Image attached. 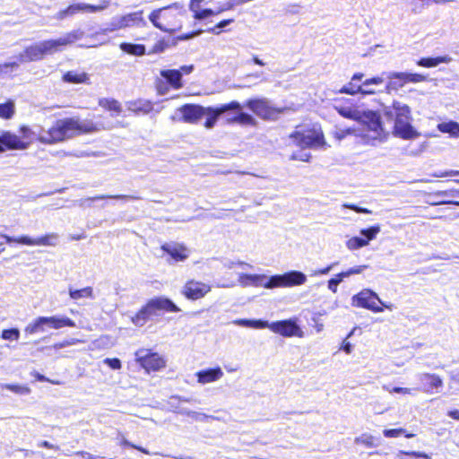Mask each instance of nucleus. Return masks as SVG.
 Masks as SVG:
<instances>
[{
  "label": "nucleus",
  "instance_id": "63",
  "mask_svg": "<svg viewBox=\"0 0 459 459\" xmlns=\"http://www.w3.org/2000/svg\"><path fill=\"white\" fill-rule=\"evenodd\" d=\"M120 444H121V445H123V446H130V447L135 448V449H137V450H139V451H141V452H143V453H144V454H146V455H149V452H148L146 449H144V448H143V447H140V446H135V445H134V444L130 443V442H129L128 440H126L125 437H122Z\"/></svg>",
  "mask_w": 459,
  "mask_h": 459
},
{
  "label": "nucleus",
  "instance_id": "48",
  "mask_svg": "<svg viewBox=\"0 0 459 459\" xmlns=\"http://www.w3.org/2000/svg\"><path fill=\"white\" fill-rule=\"evenodd\" d=\"M397 459H419L420 457L429 459V456L420 452H404V451H398L395 455Z\"/></svg>",
  "mask_w": 459,
  "mask_h": 459
},
{
  "label": "nucleus",
  "instance_id": "32",
  "mask_svg": "<svg viewBox=\"0 0 459 459\" xmlns=\"http://www.w3.org/2000/svg\"><path fill=\"white\" fill-rule=\"evenodd\" d=\"M452 58L448 56L421 58L418 61V65L423 67H435L440 64H448Z\"/></svg>",
  "mask_w": 459,
  "mask_h": 459
},
{
  "label": "nucleus",
  "instance_id": "47",
  "mask_svg": "<svg viewBox=\"0 0 459 459\" xmlns=\"http://www.w3.org/2000/svg\"><path fill=\"white\" fill-rule=\"evenodd\" d=\"M100 106L103 108L108 109L109 111H114L116 113L121 112V106L118 101L115 100L103 99L100 100Z\"/></svg>",
  "mask_w": 459,
  "mask_h": 459
},
{
  "label": "nucleus",
  "instance_id": "62",
  "mask_svg": "<svg viewBox=\"0 0 459 459\" xmlns=\"http://www.w3.org/2000/svg\"><path fill=\"white\" fill-rule=\"evenodd\" d=\"M334 264H332L323 269L316 270L312 273V276H318V275H325L330 273V271L333 268Z\"/></svg>",
  "mask_w": 459,
  "mask_h": 459
},
{
  "label": "nucleus",
  "instance_id": "50",
  "mask_svg": "<svg viewBox=\"0 0 459 459\" xmlns=\"http://www.w3.org/2000/svg\"><path fill=\"white\" fill-rule=\"evenodd\" d=\"M0 336L4 340L17 341L20 337V331L17 328L5 329L2 332Z\"/></svg>",
  "mask_w": 459,
  "mask_h": 459
},
{
  "label": "nucleus",
  "instance_id": "23",
  "mask_svg": "<svg viewBox=\"0 0 459 459\" xmlns=\"http://www.w3.org/2000/svg\"><path fill=\"white\" fill-rule=\"evenodd\" d=\"M197 382L200 385H207L221 380L224 373L220 367L206 368L195 373Z\"/></svg>",
  "mask_w": 459,
  "mask_h": 459
},
{
  "label": "nucleus",
  "instance_id": "60",
  "mask_svg": "<svg viewBox=\"0 0 459 459\" xmlns=\"http://www.w3.org/2000/svg\"><path fill=\"white\" fill-rule=\"evenodd\" d=\"M352 334H353V331H351V332L350 333V334L348 335V337H347L345 340H343L342 344V347H341V349H342L343 351H345V353H346V354H351V351H352V348H353V346H352V344H351L350 342H348V341H347V339H348L349 337H351Z\"/></svg>",
  "mask_w": 459,
  "mask_h": 459
},
{
  "label": "nucleus",
  "instance_id": "42",
  "mask_svg": "<svg viewBox=\"0 0 459 459\" xmlns=\"http://www.w3.org/2000/svg\"><path fill=\"white\" fill-rule=\"evenodd\" d=\"M346 247L351 251H355L367 247V241L360 236L351 237L345 242Z\"/></svg>",
  "mask_w": 459,
  "mask_h": 459
},
{
  "label": "nucleus",
  "instance_id": "64",
  "mask_svg": "<svg viewBox=\"0 0 459 459\" xmlns=\"http://www.w3.org/2000/svg\"><path fill=\"white\" fill-rule=\"evenodd\" d=\"M411 388L407 387H394L392 390H390V393H397V394H412Z\"/></svg>",
  "mask_w": 459,
  "mask_h": 459
},
{
  "label": "nucleus",
  "instance_id": "56",
  "mask_svg": "<svg viewBox=\"0 0 459 459\" xmlns=\"http://www.w3.org/2000/svg\"><path fill=\"white\" fill-rule=\"evenodd\" d=\"M343 209H351V210H353L354 212H358V213H366V214H370L371 213V211L367 209V208H362V207H359L358 205H355V204H342V206Z\"/></svg>",
  "mask_w": 459,
  "mask_h": 459
},
{
  "label": "nucleus",
  "instance_id": "37",
  "mask_svg": "<svg viewBox=\"0 0 459 459\" xmlns=\"http://www.w3.org/2000/svg\"><path fill=\"white\" fill-rule=\"evenodd\" d=\"M393 77H396L398 79H401L402 81L405 82V83L412 82V83H418L427 80V77L423 74H412V73H401V74H392Z\"/></svg>",
  "mask_w": 459,
  "mask_h": 459
},
{
  "label": "nucleus",
  "instance_id": "25",
  "mask_svg": "<svg viewBox=\"0 0 459 459\" xmlns=\"http://www.w3.org/2000/svg\"><path fill=\"white\" fill-rule=\"evenodd\" d=\"M385 82L383 76H373L366 78L362 81L361 95H375L379 93L381 91L378 87Z\"/></svg>",
  "mask_w": 459,
  "mask_h": 459
},
{
  "label": "nucleus",
  "instance_id": "38",
  "mask_svg": "<svg viewBox=\"0 0 459 459\" xmlns=\"http://www.w3.org/2000/svg\"><path fill=\"white\" fill-rule=\"evenodd\" d=\"M2 389L9 390L16 394L20 395H28L30 394L31 390L29 386L25 385L19 384H2L0 385Z\"/></svg>",
  "mask_w": 459,
  "mask_h": 459
},
{
  "label": "nucleus",
  "instance_id": "3",
  "mask_svg": "<svg viewBox=\"0 0 459 459\" xmlns=\"http://www.w3.org/2000/svg\"><path fill=\"white\" fill-rule=\"evenodd\" d=\"M83 31L76 30L56 39L38 42L26 48L17 56L20 63H29L41 60L46 55H52L60 51L64 47L82 39Z\"/></svg>",
  "mask_w": 459,
  "mask_h": 459
},
{
  "label": "nucleus",
  "instance_id": "2",
  "mask_svg": "<svg viewBox=\"0 0 459 459\" xmlns=\"http://www.w3.org/2000/svg\"><path fill=\"white\" fill-rule=\"evenodd\" d=\"M333 108L344 118L351 119L362 124L367 133L363 134L367 143L375 144L376 141H381L385 134L382 126L380 115L373 110L361 109L350 101L336 103Z\"/></svg>",
  "mask_w": 459,
  "mask_h": 459
},
{
  "label": "nucleus",
  "instance_id": "9",
  "mask_svg": "<svg viewBox=\"0 0 459 459\" xmlns=\"http://www.w3.org/2000/svg\"><path fill=\"white\" fill-rule=\"evenodd\" d=\"M307 281V275L299 271H290L283 274L271 276L272 289L300 286Z\"/></svg>",
  "mask_w": 459,
  "mask_h": 459
},
{
  "label": "nucleus",
  "instance_id": "10",
  "mask_svg": "<svg viewBox=\"0 0 459 459\" xmlns=\"http://www.w3.org/2000/svg\"><path fill=\"white\" fill-rule=\"evenodd\" d=\"M204 4H205L204 0H190L188 7L193 13L194 19L198 21L207 19L211 16L220 14L224 11L232 9L235 4L234 3H226L213 10L204 7Z\"/></svg>",
  "mask_w": 459,
  "mask_h": 459
},
{
  "label": "nucleus",
  "instance_id": "24",
  "mask_svg": "<svg viewBox=\"0 0 459 459\" xmlns=\"http://www.w3.org/2000/svg\"><path fill=\"white\" fill-rule=\"evenodd\" d=\"M364 78V74L362 73H356L351 78V81L344 84L341 90L340 93H344L348 95H357L361 94L362 88V79Z\"/></svg>",
  "mask_w": 459,
  "mask_h": 459
},
{
  "label": "nucleus",
  "instance_id": "28",
  "mask_svg": "<svg viewBox=\"0 0 459 459\" xmlns=\"http://www.w3.org/2000/svg\"><path fill=\"white\" fill-rule=\"evenodd\" d=\"M160 75L174 88L180 89L182 87L181 78L182 73L178 70H162Z\"/></svg>",
  "mask_w": 459,
  "mask_h": 459
},
{
  "label": "nucleus",
  "instance_id": "22",
  "mask_svg": "<svg viewBox=\"0 0 459 459\" xmlns=\"http://www.w3.org/2000/svg\"><path fill=\"white\" fill-rule=\"evenodd\" d=\"M393 110L394 112L395 118H411V108L407 104L403 102L394 100L392 107L384 108V115L390 120H392L394 117Z\"/></svg>",
  "mask_w": 459,
  "mask_h": 459
},
{
  "label": "nucleus",
  "instance_id": "36",
  "mask_svg": "<svg viewBox=\"0 0 459 459\" xmlns=\"http://www.w3.org/2000/svg\"><path fill=\"white\" fill-rule=\"evenodd\" d=\"M65 82L71 83H83L89 79L88 74L82 72L69 71L64 74Z\"/></svg>",
  "mask_w": 459,
  "mask_h": 459
},
{
  "label": "nucleus",
  "instance_id": "44",
  "mask_svg": "<svg viewBox=\"0 0 459 459\" xmlns=\"http://www.w3.org/2000/svg\"><path fill=\"white\" fill-rule=\"evenodd\" d=\"M44 316H39L30 324H29L26 328L25 332L30 334H34L39 332H44L45 331V323L43 322Z\"/></svg>",
  "mask_w": 459,
  "mask_h": 459
},
{
  "label": "nucleus",
  "instance_id": "5",
  "mask_svg": "<svg viewBox=\"0 0 459 459\" xmlns=\"http://www.w3.org/2000/svg\"><path fill=\"white\" fill-rule=\"evenodd\" d=\"M233 324L255 329L269 328L272 332L283 337H304V332L297 324L296 319H288L269 323L260 319H237Z\"/></svg>",
  "mask_w": 459,
  "mask_h": 459
},
{
  "label": "nucleus",
  "instance_id": "45",
  "mask_svg": "<svg viewBox=\"0 0 459 459\" xmlns=\"http://www.w3.org/2000/svg\"><path fill=\"white\" fill-rule=\"evenodd\" d=\"M69 295H70L71 299H83V298L92 299L93 298V290L91 287H85L83 289L75 290H70Z\"/></svg>",
  "mask_w": 459,
  "mask_h": 459
},
{
  "label": "nucleus",
  "instance_id": "39",
  "mask_svg": "<svg viewBox=\"0 0 459 459\" xmlns=\"http://www.w3.org/2000/svg\"><path fill=\"white\" fill-rule=\"evenodd\" d=\"M381 228L380 225H374L368 229H363L359 231L360 237L363 238V240L367 241V246L369 245V242L374 240L378 233L380 232Z\"/></svg>",
  "mask_w": 459,
  "mask_h": 459
},
{
  "label": "nucleus",
  "instance_id": "33",
  "mask_svg": "<svg viewBox=\"0 0 459 459\" xmlns=\"http://www.w3.org/2000/svg\"><path fill=\"white\" fill-rule=\"evenodd\" d=\"M120 49L129 55L142 56L145 54V47L142 44L121 43Z\"/></svg>",
  "mask_w": 459,
  "mask_h": 459
},
{
  "label": "nucleus",
  "instance_id": "35",
  "mask_svg": "<svg viewBox=\"0 0 459 459\" xmlns=\"http://www.w3.org/2000/svg\"><path fill=\"white\" fill-rule=\"evenodd\" d=\"M441 133L449 134L452 137H459V123L455 121L442 122L437 125Z\"/></svg>",
  "mask_w": 459,
  "mask_h": 459
},
{
  "label": "nucleus",
  "instance_id": "30",
  "mask_svg": "<svg viewBox=\"0 0 459 459\" xmlns=\"http://www.w3.org/2000/svg\"><path fill=\"white\" fill-rule=\"evenodd\" d=\"M124 29H126V28L123 24L121 16L117 15L112 18V20L110 21V22L108 24V26L106 28H104L100 31L97 32L93 37L97 38L100 35H102V34L105 35L107 33H110V32L116 31V30H124Z\"/></svg>",
  "mask_w": 459,
  "mask_h": 459
},
{
  "label": "nucleus",
  "instance_id": "57",
  "mask_svg": "<svg viewBox=\"0 0 459 459\" xmlns=\"http://www.w3.org/2000/svg\"><path fill=\"white\" fill-rule=\"evenodd\" d=\"M188 417L195 421H204L205 420L210 418V416L206 415L205 413H202V412L195 411H192L191 412H189Z\"/></svg>",
  "mask_w": 459,
  "mask_h": 459
},
{
  "label": "nucleus",
  "instance_id": "14",
  "mask_svg": "<svg viewBox=\"0 0 459 459\" xmlns=\"http://www.w3.org/2000/svg\"><path fill=\"white\" fill-rule=\"evenodd\" d=\"M248 108H250L256 116L264 119H273L277 117L279 111L273 108L269 102L264 100H252L247 103Z\"/></svg>",
  "mask_w": 459,
  "mask_h": 459
},
{
  "label": "nucleus",
  "instance_id": "19",
  "mask_svg": "<svg viewBox=\"0 0 459 459\" xmlns=\"http://www.w3.org/2000/svg\"><path fill=\"white\" fill-rule=\"evenodd\" d=\"M411 118H395L394 119V134L405 140L417 138L420 134L413 128L411 124Z\"/></svg>",
  "mask_w": 459,
  "mask_h": 459
},
{
  "label": "nucleus",
  "instance_id": "40",
  "mask_svg": "<svg viewBox=\"0 0 459 459\" xmlns=\"http://www.w3.org/2000/svg\"><path fill=\"white\" fill-rule=\"evenodd\" d=\"M381 228L380 225H374L368 229H363L359 231L360 237L363 238V240L367 241V246L369 245V242L374 240L378 233L380 232Z\"/></svg>",
  "mask_w": 459,
  "mask_h": 459
},
{
  "label": "nucleus",
  "instance_id": "26",
  "mask_svg": "<svg viewBox=\"0 0 459 459\" xmlns=\"http://www.w3.org/2000/svg\"><path fill=\"white\" fill-rule=\"evenodd\" d=\"M143 12L137 11L120 15L125 28L145 27L146 22L143 19Z\"/></svg>",
  "mask_w": 459,
  "mask_h": 459
},
{
  "label": "nucleus",
  "instance_id": "17",
  "mask_svg": "<svg viewBox=\"0 0 459 459\" xmlns=\"http://www.w3.org/2000/svg\"><path fill=\"white\" fill-rule=\"evenodd\" d=\"M162 251L175 262H185L191 254L190 249L183 244L171 242L161 246Z\"/></svg>",
  "mask_w": 459,
  "mask_h": 459
},
{
  "label": "nucleus",
  "instance_id": "27",
  "mask_svg": "<svg viewBox=\"0 0 459 459\" xmlns=\"http://www.w3.org/2000/svg\"><path fill=\"white\" fill-rule=\"evenodd\" d=\"M43 322L46 326L54 329H60L65 326L74 327L75 324L73 320L65 316H44Z\"/></svg>",
  "mask_w": 459,
  "mask_h": 459
},
{
  "label": "nucleus",
  "instance_id": "54",
  "mask_svg": "<svg viewBox=\"0 0 459 459\" xmlns=\"http://www.w3.org/2000/svg\"><path fill=\"white\" fill-rule=\"evenodd\" d=\"M354 132H355V130L351 129V128H347V129L337 128L333 133V136L338 141H342L347 135L352 134Z\"/></svg>",
  "mask_w": 459,
  "mask_h": 459
},
{
  "label": "nucleus",
  "instance_id": "29",
  "mask_svg": "<svg viewBox=\"0 0 459 459\" xmlns=\"http://www.w3.org/2000/svg\"><path fill=\"white\" fill-rule=\"evenodd\" d=\"M401 73L402 72H388L385 74L388 81L385 86V92L391 93L392 91H396L406 84L405 82L401 79L392 76V74Z\"/></svg>",
  "mask_w": 459,
  "mask_h": 459
},
{
  "label": "nucleus",
  "instance_id": "41",
  "mask_svg": "<svg viewBox=\"0 0 459 459\" xmlns=\"http://www.w3.org/2000/svg\"><path fill=\"white\" fill-rule=\"evenodd\" d=\"M15 113V105L12 100L0 104V117L3 119H10Z\"/></svg>",
  "mask_w": 459,
  "mask_h": 459
},
{
  "label": "nucleus",
  "instance_id": "12",
  "mask_svg": "<svg viewBox=\"0 0 459 459\" xmlns=\"http://www.w3.org/2000/svg\"><path fill=\"white\" fill-rule=\"evenodd\" d=\"M135 359L148 372L157 371L165 367V360L161 356L143 350L135 352Z\"/></svg>",
  "mask_w": 459,
  "mask_h": 459
},
{
  "label": "nucleus",
  "instance_id": "43",
  "mask_svg": "<svg viewBox=\"0 0 459 459\" xmlns=\"http://www.w3.org/2000/svg\"><path fill=\"white\" fill-rule=\"evenodd\" d=\"M20 64L21 63L19 62L17 56H15L14 61L0 64V76L10 75L18 69Z\"/></svg>",
  "mask_w": 459,
  "mask_h": 459
},
{
  "label": "nucleus",
  "instance_id": "15",
  "mask_svg": "<svg viewBox=\"0 0 459 459\" xmlns=\"http://www.w3.org/2000/svg\"><path fill=\"white\" fill-rule=\"evenodd\" d=\"M210 290V285L192 280L183 286L182 294L188 299L196 300L204 297Z\"/></svg>",
  "mask_w": 459,
  "mask_h": 459
},
{
  "label": "nucleus",
  "instance_id": "49",
  "mask_svg": "<svg viewBox=\"0 0 459 459\" xmlns=\"http://www.w3.org/2000/svg\"><path fill=\"white\" fill-rule=\"evenodd\" d=\"M383 434L385 437H398L401 435H405L406 437L410 438L414 437L413 434H407L404 429H384Z\"/></svg>",
  "mask_w": 459,
  "mask_h": 459
},
{
  "label": "nucleus",
  "instance_id": "21",
  "mask_svg": "<svg viewBox=\"0 0 459 459\" xmlns=\"http://www.w3.org/2000/svg\"><path fill=\"white\" fill-rule=\"evenodd\" d=\"M147 304L152 311V316H156L157 311L159 310L166 312H178L180 310L179 307H178V306L174 304L172 300L165 297L152 299L147 302Z\"/></svg>",
  "mask_w": 459,
  "mask_h": 459
},
{
  "label": "nucleus",
  "instance_id": "53",
  "mask_svg": "<svg viewBox=\"0 0 459 459\" xmlns=\"http://www.w3.org/2000/svg\"><path fill=\"white\" fill-rule=\"evenodd\" d=\"M17 239H19V237H11L8 235L0 234V254H2L4 251L5 243H17Z\"/></svg>",
  "mask_w": 459,
  "mask_h": 459
},
{
  "label": "nucleus",
  "instance_id": "13",
  "mask_svg": "<svg viewBox=\"0 0 459 459\" xmlns=\"http://www.w3.org/2000/svg\"><path fill=\"white\" fill-rule=\"evenodd\" d=\"M108 5V2H104L102 4L100 5H91L88 4L79 3V4H74L68 6L67 8L59 11L56 18L58 20H64L66 17L73 16L78 13H96L100 12L104 9H106Z\"/></svg>",
  "mask_w": 459,
  "mask_h": 459
},
{
  "label": "nucleus",
  "instance_id": "20",
  "mask_svg": "<svg viewBox=\"0 0 459 459\" xmlns=\"http://www.w3.org/2000/svg\"><path fill=\"white\" fill-rule=\"evenodd\" d=\"M184 122L196 124L203 117L204 107L195 104H186L178 108Z\"/></svg>",
  "mask_w": 459,
  "mask_h": 459
},
{
  "label": "nucleus",
  "instance_id": "11",
  "mask_svg": "<svg viewBox=\"0 0 459 459\" xmlns=\"http://www.w3.org/2000/svg\"><path fill=\"white\" fill-rule=\"evenodd\" d=\"M231 110H241V105L238 101H231L227 104H222L220 107H204V117H206V120L204 124V126L206 129H212L215 126L219 117Z\"/></svg>",
  "mask_w": 459,
  "mask_h": 459
},
{
  "label": "nucleus",
  "instance_id": "58",
  "mask_svg": "<svg viewBox=\"0 0 459 459\" xmlns=\"http://www.w3.org/2000/svg\"><path fill=\"white\" fill-rule=\"evenodd\" d=\"M180 402H188V399H181L179 397H171L169 399V404L173 411L177 412V411L179 410L180 407L178 403Z\"/></svg>",
  "mask_w": 459,
  "mask_h": 459
},
{
  "label": "nucleus",
  "instance_id": "34",
  "mask_svg": "<svg viewBox=\"0 0 459 459\" xmlns=\"http://www.w3.org/2000/svg\"><path fill=\"white\" fill-rule=\"evenodd\" d=\"M151 316H152V311L148 304H146L138 311L135 316L132 317L131 320L134 325L142 326L148 321Z\"/></svg>",
  "mask_w": 459,
  "mask_h": 459
},
{
  "label": "nucleus",
  "instance_id": "52",
  "mask_svg": "<svg viewBox=\"0 0 459 459\" xmlns=\"http://www.w3.org/2000/svg\"><path fill=\"white\" fill-rule=\"evenodd\" d=\"M344 276H341V273L336 274L334 278H332L327 282L328 289L335 293L337 291L338 285L342 281Z\"/></svg>",
  "mask_w": 459,
  "mask_h": 459
},
{
  "label": "nucleus",
  "instance_id": "8",
  "mask_svg": "<svg viewBox=\"0 0 459 459\" xmlns=\"http://www.w3.org/2000/svg\"><path fill=\"white\" fill-rule=\"evenodd\" d=\"M237 284L243 288L247 287H263L265 289H272L271 277L265 274H251V273H238L237 281H230L219 285L221 288H233Z\"/></svg>",
  "mask_w": 459,
  "mask_h": 459
},
{
  "label": "nucleus",
  "instance_id": "1",
  "mask_svg": "<svg viewBox=\"0 0 459 459\" xmlns=\"http://www.w3.org/2000/svg\"><path fill=\"white\" fill-rule=\"evenodd\" d=\"M97 130V126L91 121L64 118L56 120L48 129L42 128L38 134L26 126H22L20 128L21 135H17L10 131H3L0 134V144L4 146V151H23L30 146L36 135L39 143L52 145L73 138L80 134Z\"/></svg>",
  "mask_w": 459,
  "mask_h": 459
},
{
  "label": "nucleus",
  "instance_id": "6",
  "mask_svg": "<svg viewBox=\"0 0 459 459\" xmlns=\"http://www.w3.org/2000/svg\"><path fill=\"white\" fill-rule=\"evenodd\" d=\"M293 144L297 147L326 149L329 147L325 140L324 133L321 126L317 124L310 127L296 130L290 134Z\"/></svg>",
  "mask_w": 459,
  "mask_h": 459
},
{
  "label": "nucleus",
  "instance_id": "46",
  "mask_svg": "<svg viewBox=\"0 0 459 459\" xmlns=\"http://www.w3.org/2000/svg\"><path fill=\"white\" fill-rule=\"evenodd\" d=\"M238 113L234 117H227L228 123H239V124H250L253 121V117L247 114L237 110Z\"/></svg>",
  "mask_w": 459,
  "mask_h": 459
},
{
  "label": "nucleus",
  "instance_id": "31",
  "mask_svg": "<svg viewBox=\"0 0 459 459\" xmlns=\"http://www.w3.org/2000/svg\"><path fill=\"white\" fill-rule=\"evenodd\" d=\"M354 443L361 445L367 448H374L378 446L377 438L370 433H362L359 437H356Z\"/></svg>",
  "mask_w": 459,
  "mask_h": 459
},
{
  "label": "nucleus",
  "instance_id": "16",
  "mask_svg": "<svg viewBox=\"0 0 459 459\" xmlns=\"http://www.w3.org/2000/svg\"><path fill=\"white\" fill-rule=\"evenodd\" d=\"M417 377L420 383V388H419V390L424 393H438L439 389L443 386V380L438 375L421 373L419 374Z\"/></svg>",
  "mask_w": 459,
  "mask_h": 459
},
{
  "label": "nucleus",
  "instance_id": "7",
  "mask_svg": "<svg viewBox=\"0 0 459 459\" xmlns=\"http://www.w3.org/2000/svg\"><path fill=\"white\" fill-rule=\"evenodd\" d=\"M378 304L389 310H393V304L384 303L378 295L369 289H364L351 298V305L353 307L366 308L375 313L383 312V307Z\"/></svg>",
  "mask_w": 459,
  "mask_h": 459
},
{
  "label": "nucleus",
  "instance_id": "51",
  "mask_svg": "<svg viewBox=\"0 0 459 459\" xmlns=\"http://www.w3.org/2000/svg\"><path fill=\"white\" fill-rule=\"evenodd\" d=\"M367 268H368V265H366V264L354 266V267H352V268H351V269H349L347 271L342 272L341 273V276H344L345 278H348V277H350L351 275H353V274H360Z\"/></svg>",
  "mask_w": 459,
  "mask_h": 459
},
{
  "label": "nucleus",
  "instance_id": "61",
  "mask_svg": "<svg viewBox=\"0 0 459 459\" xmlns=\"http://www.w3.org/2000/svg\"><path fill=\"white\" fill-rule=\"evenodd\" d=\"M236 266H238L242 269H246V268H252V265L250 264H247L246 262H242V261H237V262H230L228 264L227 267L229 269H233L235 268Z\"/></svg>",
  "mask_w": 459,
  "mask_h": 459
},
{
  "label": "nucleus",
  "instance_id": "18",
  "mask_svg": "<svg viewBox=\"0 0 459 459\" xmlns=\"http://www.w3.org/2000/svg\"><path fill=\"white\" fill-rule=\"evenodd\" d=\"M58 243V235L56 233L47 234L40 238H30L23 235L20 236L17 239V244L34 247V246H45V247H55Z\"/></svg>",
  "mask_w": 459,
  "mask_h": 459
},
{
  "label": "nucleus",
  "instance_id": "4",
  "mask_svg": "<svg viewBox=\"0 0 459 459\" xmlns=\"http://www.w3.org/2000/svg\"><path fill=\"white\" fill-rule=\"evenodd\" d=\"M185 16L184 5L180 3H174L152 11L149 14V21L158 30L173 34L182 29Z\"/></svg>",
  "mask_w": 459,
  "mask_h": 459
},
{
  "label": "nucleus",
  "instance_id": "55",
  "mask_svg": "<svg viewBox=\"0 0 459 459\" xmlns=\"http://www.w3.org/2000/svg\"><path fill=\"white\" fill-rule=\"evenodd\" d=\"M104 364H106L107 366H108L110 368L112 369H115V370H118L122 368V363L120 361V359H117V358H106L104 360H103Z\"/></svg>",
  "mask_w": 459,
  "mask_h": 459
},
{
  "label": "nucleus",
  "instance_id": "59",
  "mask_svg": "<svg viewBox=\"0 0 459 459\" xmlns=\"http://www.w3.org/2000/svg\"><path fill=\"white\" fill-rule=\"evenodd\" d=\"M310 157L311 155L308 152H294L291 156V159L307 162L309 161Z\"/></svg>",
  "mask_w": 459,
  "mask_h": 459
}]
</instances>
